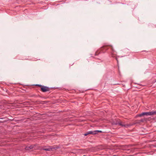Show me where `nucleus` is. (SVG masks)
Returning a JSON list of instances; mask_svg holds the SVG:
<instances>
[{
    "instance_id": "f257e3e1",
    "label": "nucleus",
    "mask_w": 156,
    "mask_h": 156,
    "mask_svg": "<svg viewBox=\"0 0 156 156\" xmlns=\"http://www.w3.org/2000/svg\"><path fill=\"white\" fill-rule=\"evenodd\" d=\"M115 124L116 125H118L119 126H121L122 127H124L126 128H128L132 126L133 125L132 124H124V122L121 121L120 120H119V121H117L115 123Z\"/></svg>"
},
{
    "instance_id": "f03ea898",
    "label": "nucleus",
    "mask_w": 156,
    "mask_h": 156,
    "mask_svg": "<svg viewBox=\"0 0 156 156\" xmlns=\"http://www.w3.org/2000/svg\"><path fill=\"white\" fill-rule=\"evenodd\" d=\"M51 88L49 87L43 85L41 88L40 90L42 92H45L50 90Z\"/></svg>"
},
{
    "instance_id": "7ed1b4c3",
    "label": "nucleus",
    "mask_w": 156,
    "mask_h": 156,
    "mask_svg": "<svg viewBox=\"0 0 156 156\" xmlns=\"http://www.w3.org/2000/svg\"><path fill=\"white\" fill-rule=\"evenodd\" d=\"M144 115H151L150 112H143L142 113L139 114L137 115V116L138 117H141Z\"/></svg>"
},
{
    "instance_id": "20e7f679",
    "label": "nucleus",
    "mask_w": 156,
    "mask_h": 156,
    "mask_svg": "<svg viewBox=\"0 0 156 156\" xmlns=\"http://www.w3.org/2000/svg\"><path fill=\"white\" fill-rule=\"evenodd\" d=\"M35 145H31L29 146H27L25 147V149L26 150H29L33 149Z\"/></svg>"
},
{
    "instance_id": "39448f33",
    "label": "nucleus",
    "mask_w": 156,
    "mask_h": 156,
    "mask_svg": "<svg viewBox=\"0 0 156 156\" xmlns=\"http://www.w3.org/2000/svg\"><path fill=\"white\" fill-rule=\"evenodd\" d=\"M147 119L146 118H144L143 119H141L139 120L140 122H146L147 120Z\"/></svg>"
},
{
    "instance_id": "423d86ee",
    "label": "nucleus",
    "mask_w": 156,
    "mask_h": 156,
    "mask_svg": "<svg viewBox=\"0 0 156 156\" xmlns=\"http://www.w3.org/2000/svg\"><path fill=\"white\" fill-rule=\"evenodd\" d=\"M151 115H156V111H152L151 112H150Z\"/></svg>"
},
{
    "instance_id": "0eeeda50",
    "label": "nucleus",
    "mask_w": 156,
    "mask_h": 156,
    "mask_svg": "<svg viewBox=\"0 0 156 156\" xmlns=\"http://www.w3.org/2000/svg\"><path fill=\"white\" fill-rule=\"evenodd\" d=\"M88 134H92V135L95 134L94 131H88Z\"/></svg>"
},
{
    "instance_id": "6e6552de",
    "label": "nucleus",
    "mask_w": 156,
    "mask_h": 156,
    "mask_svg": "<svg viewBox=\"0 0 156 156\" xmlns=\"http://www.w3.org/2000/svg\"><path fill=\"white\" fill-rule=\"evenodd\" d=\"M95 134H98V133H102V132L101 130H95Z\"/></svg>"
},
{
    "instance_id": "1a4fd4ad",
    "label": "nucleus",
    "mask_w": 156,
    "mask_h": 156,
    "mask_svg": "<svg viewBox=\"0 0 156 156\" xmlns=\"http://www.w3.org/2000/svg\"><path fill=\"white\" fill-rule=\"evenodd\" d=\"M43 150L46 151H51V149L50 148H43L42 149Z\"/></svg>"
},
{
    "instance_id": "9d476101",
    "label": "nucleus",
    "mask_w": 156,
    "mask_h": 156,
    "mask_svg": "<svg viewBox=\"0 0 156 156\" xmlns=\"http://www.w3.org/2000/svg\"><path fill=\"white\" fill-rule=\"evenodd\" d=\"M107 47H108V46H104L102 47L101 48V49H105L106 50L108 49Z\"/></svg>"
},
{
    "instance_id": "9b49d317",
    "label": "nucleus",
    "mask_w": 156,
    "mask_h": 156,
    "mask_svg": "<svg viewBox=\"0 0 156 156\" xmlns=\"http://www.w3.org/2000/svg\"><path fill=\"white\" fill-rule=\"evenodd\" d=\"M36 86L40 87L41 88L43 86V85H40V84H36Z\"/></svg>"
},
{
    "instance_id": "f8f14e48",
    "label": "nucleus",
    "mask_w": 156,
    "mask_h": 156,
    "mask_svg": "<svg viewBox=\"0 0 156 156\" xmlns=\"http://www.w3.org/2000/svg\"><path fill=\"white\" fill-rule=\"evenodd\" d=\"M89 135L88 134V132H87L86 133H84V135L85 136H87V135Z\"/></svg>"
},
{
    "instance_id": "ddd939ff",
    "label": "nucleus",
    "mask_w": 156,
    "mask_h": 156,
    "mask_svg": "<svg viewBox=\"0 0 156 156\" xmlns=\"http://www.w3.org/2000/svg\"><path fill=\"white\" fill-rule=\"evenodd\" d=\"M59 148V147H55L54 148V149L55 150H56Z\"/></svg>"
},
{
    "instance_id": "4468645a",
    "label": "nucleus",
    "mask_w": 156,
    "mask_h": 156,
    "mask_svg": "<svg viewBox=\"0 0 156 156\" xmlns=\"http://www.w3.org/2000/svg\"><path fill=\"white\" fill-rule=\"evenodd\" d=\"M115 59L117 60V62H118V60L117 58L116 57H115Z\"/></svg>"
},
{
    "instance_id": "2eb2a0df",
    "label": "nucleus",
    "mask_w": 156,
    "mask_h": 156,
    "mask_svg": "<svg viewBox=\"0 0 156 156\" xmlns=\"http://www.w3.org/2000/svg\"><path fill=\"white\" fill-rule=\"evenodd\" d=\"M98 53V51L96 52L95 53V55H97V53Z\"/></svg>"
},
{
    "instance_id": "dca6fc26",
    "label": "nucleus",
    "mask_w": 156,
    "mask_h": 156,
    "mask_svg": "<svg viewBox=\"0 0 156 156\" xmlns=\"http://www.w3.org/2000/svg\"><path fill=\"white\" fill-rule=\"evenodd\" d=\"M4 119V118H0V119Z\"/></svg>"
},
{
    "instance_id": "f3484780",
    "label": "nucleus",
    "mask_w": 156,
    "mask_h": 156,
    "mask_svg": "<svg viewBox=\"0 0 156 156\" xmlns=\"http://www.w3.org/2000/svg\"><path fill=\"white\" fill-rule=\"evenodd\" d=\"M3 122L2 121H0V123H2Z\"/></svg>"
},
{
    "instance_id": "a211bd4d",
    "label": "nucleus",
    "mask_w": 156,
    "mask_h": 156,
    "mask_svg": "<svg viewBox=\"0 0 156 156\" xmlns=\"http://www.w3.org/2000/svg\"><path fill=\"white\" fill-rule=\"evenodd\" d=\"M112 50H113L112 48Z\"/></svg>"
},
{
    "instance_id": "6ab92c4d",
    "label": "nucleus",
    "mask_w": 156,
    "mask_h": 156,
    "mask_svg": "<svg viewBox=\"0 0 156 156\" xmlns=\"http://www.w3.org/2000/svg\"><path fill=\"white\" fill-rule=\"evenodd\" d=\"M98 54H99V53H98V54H97V55Z\"/></svg>"
},
{
    "instance_id": "aec40b11",
    "label": "nucleus",
    "mask_w": 156,
    "mask_h": 156,
    "mask_svg": "<svg viewBox=\"0 0 156 156\" xmlns=\"http://www.w3.org/2000/svg\"><path fill=\"white\" fill-rule=\"evenodd\" d=\"M98 54H99V53H98V54H97V55Z\"/></svg>"
},
{
    "instance_id": "412c9836",
    "label": "nucleus",
    "mask_w": 156,
    "mask_h": 156,
    "mask_svg": "<svg viewBox=\"0 0 156 156\" xmlns=\"http://www.w3.org/2000/svg\"><path fill=\"white\" fill-rule=\"evenodd\" d=\"M155 82H156V81H155Z\"/></svg>"
},
{
    "instance_id": "4be33fe9",
    "label": "nucleus",
    "mask_w": 156,
    "mask_h": 156,
    "mask_svg": "<svg viewBox=\"0 0 156 156\" xmlns=\"http://www.w3.org/2000/svg\"><path fill=\"white\" fill-rule=\"evenodd\" d=\"M85 156V155H84V156Z\"/></svg>"
}]
</instances>
